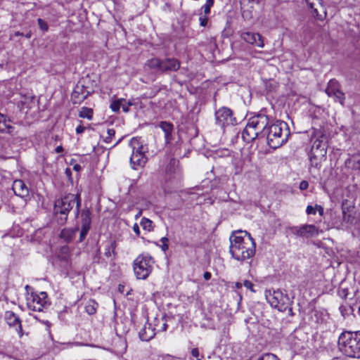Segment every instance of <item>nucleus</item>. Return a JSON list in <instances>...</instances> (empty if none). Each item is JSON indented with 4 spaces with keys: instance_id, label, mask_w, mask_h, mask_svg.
I'll use <instances>...</instances> for the list:
<instances>
[{
    "instance_id": "obj_1",
    "label": "nucleus",
    "mask_w": 360,
    "mask_h": 360,
    "mask_svg": "<svg viewBox=\"0 0 360 360\" xmlns=\"http://www.w3.org/2000/svg\"><path fill=\"white\" fill-rule=\"evenodd\" d=\"M255 250V242L247 231H238L231 236L229 251L235 259L243 262L250 259Z\"/></svg>"
},
{
    "instance_id": "obj_2",
    "label": "nucleus",
    "mask_w": 360,
    "mask_h": 360,
    "mask_svg": "<svg viewBox=\"0 0 360 360\" xmlns=\"http://www.w3.org/2000/svg\"><path fill=\"white\" fill-rule=\"evenodd\" d=\"M269 118L264 114L251 117L243 131L242 136L247 142H250L257 137H265L268 127L270 126Z\"/></svg>"
},
{
    "instance_id": "obj_3",
    "label": "nucleus",
    "mask_w": 360,
    "mask_h": 360,
    "mask_svg": "<svg viewBox=\"0 0 360 360\" xmlns=\"http://www.w3.org/2000/svg\"><path fill=\"white\" fill-rule=\"evenodd\" d=\"M76 205V217L78 216L80 207L79 195L68 194L55 201L53 214L59 225H64L68 219L69 212Z\"/></svg>"
},
{
    "instance_id": "obj_4",
    "label": "nucleus",
    "mask_w": 360,
    "mask_h": 360,
    "mask_svg": "<svg viewBox=\"0 0 360 360\" xmlns=\"http://www.w3.org/2000/svg\"><path fill=\"white\" fill-rule=\"evenodd\" d=\"M340 350L350 358H360V331H345L338 338Z\"/></svg>"
},
{
    "instance_id": "obj_5",
    "label": "nucleus",
    "mask_w": 360,
    "mask_h": 360,
    "mask_svg": "<svg viewBox=\"0 0 360 360\" xmlns=\"http://www.w3.org/2000/svg\"><path fill=\"white\" fill-rule=\"evenodd\" d=\"M290 136V130L286 122L276 121L268 127L266 136L269 146L274 149L285 143Z\"/></svg>"
},
{
    "instance_id": "obj_6",
    "label": "nucleus",
    "mask_w": 360,
    "mask_h": 360,
    "mask_svg": "<svg viewBox=\"0 0 360 360\" xmlns=\"http://www.w3.org/2000/svg\"><path fill=\"white\" fill-rule=\"evenodd\" d=\"M311 139L314 141L309 158L311 165L317 167L326 155L328 137L321 131H315Z\"/></svg>"
},
{
    "instance_id": "obj_7",
    "label": "nucleus",
    "mask_w": 360,
    "mask_h": 360,
    "mask_svg": "<svg viewBox=\"0 0 360 360\" xmlns=\"http://www.w3.org/2000/svg\"><path fill=\"white\" fill-rule=\"evenodd\" d=\"M129 146L132 150L130 158L131 167L134 169L143 167L148 160L145 155L148 150L147 147L142 144L139 138H132L129 142Z\"/></svg>"
},
{
    "instance_id": "obj_8",
    "label": "nucleus",
    "mask_w": 360,
    "mask_h": 360,
    "mask_svg": "<svg viewBox=\"0 0 360 360\" xmlns=\"http://www.w3.org/2000/svg\"><path fill=\"white\" fill-rule=\"evenodd\" d=\"M154 260L148 253L139 255L134 261L133 269L138 279H146L153 269Z\"/></svg>"
},
{
    "instance_id": "obj_9",
    "label": "nucleus",
    "mask_w": 360,
    "mask_h": 360,
    "mask_svg": "<svg viewBox=\"0 0 360 360\" xmlns=\"http://www.w3.org/2000/svg\"><path fill=\"white\" fill-rule=\"evenodd\" d=\"M26 301L27 308L34 311H41L44 308L48 307L49 305L47 299V294L45 292H40L39 293L32 292L31 294H28Z\"/></svg>"
},
{
    "instance_id": "obj_10",
    "label": "nucleus",
    "mask_w": 360,
    "mask_h": 360,
    "mask_svg": "<svg viewBox=\"0 0 360 360\" xmlns=\"http://www.w3.org/2000/svg\"><path fill=\"white\" fill-rule=\"evenodd\" d=\"M265 296L267 302L272 307L276 308L278 310L281 311L285 310L289 300L288 297L286 295H284L281 290H266Z\"/></svg>"
},
{
    "instance_id": "obj_11",
    "label": "nucleus",
    "mask_w": 360,
    "mask_h": 360,
    "mask_svg": "<svg viewBox=\"0 0 360 360\" xmlns=\"http://www.w3.org/2000/svg\"><path fill=\"white\" fill-rule=\"evenodd\" d=\"M216 124L222 128L236 124L233 111L226 107H221L215 112Z\"/></svg>"
},
{
    "instance_id": "obj_12",
    "label": "nucleus",
    "mask_w": 360,
    "mask_h": 360,
    "mask_svg": "<svg viewBox=\"0 0 360 360\" xmlns=\"http://www.w3.org/2000/svg\"><path fill=\"white\" fill-rule=\"evenodd\" d=\"M326 93L329 97H333L335 102L340 103L342 106L345 105V96L340 89L339 82L335 79H330L326 89Z\"/></svg>"
},
{
    "instance_id": "obj_13",
    "label": "nucleus",
    "mask_w": 360,
    "mask_h": 360,
    "mask_svg": "<svg viewBox=\"0 0 360 360\" xmlns=\"http://www.w3.org/2000/svg\"><path fill=\"white\" fill-rule=\"evenodd\" d=\"M321 231L314 224H304L292 228V233L302 238H312L317 236Z\"/></svg>"
},
{
    "instance_id": "obj_14",
    "label": "nucleus",
    "mask_w": 360,
    "mask_h": 360,
    "mask_svg": "<svg viewBox=\"0 0 360 360\" xmlns=\"http://www.w3.org/2000/svg\"><path fill=\"white\" fill-rule=\"evenodd\" d=\"M214 0H206L205 4L199 10V21L202 27H205L208 22V16L210 14V9L213 6Z\"/></svg>"
},
{
    "instance_id": "obj_15",
    "label": "nucleus",
    "mask_w": 360,
    "mask_h": 360,
    "mask_svg": "<svg viewBox=\"0 0 360 360\" xmlns=\"http://www.w3.org/2000/svg\"><path fill=\"white\" fill-rule=\"evenodd\" d=\"M241 38L246 42L259 48L264 47V42L262 36L258 33L251 32H243L241 33Z\"/></svg>"
},
{
    "instance_id": "obj_16",
    "label": "nucleus",
    "mask_w": 360,
    "mask_h": 360,
    "mask_svg": "<svg viewBox=\"0 0 360 360\" xmlns=\"http://www.w3.org/2000/svg\"><path fill=\"white\" fill-rule=\"evenodd\" d=\"M4 318L6 323L10 326L15 328L17 333L19 334L20 337H21L22 335V329L19 317L14 312L7 311L5 312Z\"/></svg>"
},
{
    "instance_id": "obj_17",
    "label": "nucleus",
    "mask_w": 360,
    "mask_h": 360,
    "mask_svg": "<svg viewBox=\"0 0 360 360\" xmlns=\"http://www.w3.org/2000/svg\"><path fill=\"white\" fill-rule=\"evenodd\" d=\"M330 223L333 228L340 230L346 229V211L343 208L341 214L333 212L331 214Z\"/></svg>"
},
{
    "instance_id": "obj_18",
    "label": "nucleus",
    "mask_w": 360,
    "mask_h": 360,
    "mask_svg": "<svg viewBox=\"0 0 360 360\" xmlns=\"http://www.w3.org/2000/svg\"><path fill=\"white\" fill-rule=\"evenodd\" d=\"M12 189L16 195L22 198L26 199L29 196V189L25 182L20 179L13 181Z\"/></svg>"
},
{
    "instance_id": "obj_19",
    "label": "nucleus",
    "mask_w": 360,
    "mask_h": 360,
    "mask_svg": "<svg viewBox=\"0 0 360 360\" xmlns=\"http://www.w3.org/2000/svg\"><path fill=\"white\" fill-rule=\"evenodd\" d=\"M180 68V62L176 58H165L162 60V72L176 71Z\"/></svg>"
},
{
    "instance_id": "obj_20",
    "label": "nucleus",
    "mask_w": 360,
    "mask_h": 360,
    "mask_svg": "<svg viewBox=\"0 0 360 360\" xmlns=\"http://www.w3.org/2000/svg\"><path fill=\"white\" fill-rule=\"evenodd\" d=\"M158 127L165 133V139L166 143H169L173 140L174 125L168 122L162 121L159 123Z\"/></svg>"
},
{
    "instance_id": "obj_21",
    "label": "nucleus",
    "mask_w": 360,
    "mask_h": 360,
    "mask_svg": "<svg viewBox=\"0 0 360 360\" xmlns=\"http://www.w3.org/2000/svg\"><path fill=\"white\" fill-rule=\"evenodd\" d=\"M156 331L151 323H146L139 331V338L143 341H149L155 335Z\"/></svg>"
},
{
    "instance_id": "obj_22",
    "label": "nucleus",
    "mask_w": 360,
    "mask_h": 360,
    "mask_svg": "<svg viewBox=\"0 0 360 360\" xmlns=\"http://www.w3.org/2000/svg\"><path fill=\"white\" fill-rule=\"evenodd\" d=\"M88 95V91H84L82 87L77 86L71 95V99L73 103H80L86 98Z\"/></svg>"
},
{
    "instance_id": "obj_23",
    "label": "nucleus",
    "mask_w": 360,
    "mask_h": 360,
    "mask_svg": "<svg viewBox=\"0 0 360 360\" xmlns=\"http://www.w3.org/2000/svg\"><path fill=\"white\" fill-rule=\"evenodd\" d=\"M11 120L0 113V132L12 134L14 127L10 124Z\"/></svg>"
},
{
    "instance_id": "obj_24",
    "label": "nucleus",
    "mask_w": 360,
    "mask_h": 360,
    "mask_svg": "<svg viewBox=\"0 0 360 360\" xmlns=\"http://www.w3.org/2000/svg\"><path fill=\"white\" fill-rule=\"evenodd\" d=\"M169 184L172 185L175 188H179L181 186V174L179 171L174 169L173 175L169 176L167 179Z\"/></svg>"
},
{
    "instance_id": "obj_25",
    "label": "nucleus",
    "mask_w": 360,
    "mask_h": 360,
    "mask_svg": "<svg viewBox=\"0 0 360 360\" xmlns=\"http://www.w3.org/2000/svg\"><path fill=\"white\" fill-rule=\"evenodd\" d=\"M145 65L146 68L153 70L155 72H162V59L153 58L148 60Z\"/></svg>"
},
{
    "instance_id": "obj_26",
    "label": "nucleus",
    "mask_w": 360,
    "mask_h": 360,
    "mask_svg": "<svg viewBox=\"0 0 360 360\" xmlns=\"http://www.w3.org/2000/svg\"><path fill=\"white\" fill-rule=\"evenodd\" d=\"M153 328L156 332H164L167 329V320L165 316L160 319L155 318L153 321Z\"/></svg>"
},
{
    "instance_id": "obj_27",
    "label": "nucleus",
    "mask_w": 360,
    "mask_h": 360,
    "mask_svg": "<svg viewBox=\"0 0 360 360\" xmlns=\"http://www.w3.org/2000/svg\"><path fill=\"white\" fill-rule=\"evenodd\" d=\"M78 229V228L63 229L60 233V237L64 239L65 241L69 242L72 240Z\"/></svg>"
},
{
    "instance_id": "obj_28",
    "label": "nucleus",
    "mask_w": 360,
    "mask_h": 360,
    "mask_svg": "<svg viewBox=\"0 0 360 360\" xmlns=\"http://www.w3.org/2000/svg\"><path fill=\"white\" fill-rule=\"evenodd\" d=\"M91 224V212L89 210H83L82 212V228L90 229Z\"/></svg>"
},
{
    "instance_id": "obj_29",
    "label": "nucleus",
    "mask_w": 360,
    "mask_h": 360,
    "mask_svg": "<svg viewBox=\"0 0 360 360\" xmlns=\"http://www.w3.org/2000/svg\"><path fill=\"white\" fill-rule=\"evenodd\" d=\"M345 166L349 169L360 170V157H352L345 160Z\"/></svg>"
},
{
    "instance_id": "obj_30",
    "label": "nucleus",
    "mask_w": 360,
    "mask_h": 360,
    "mask_svg": "<svg viewBox=\"0 0 360 360\" xmlns=\"http://www.w3.org/2000/svg\"><path fill=\"white\" fill-rule=\"evenodd\" d=\"M116 242L115 240H110L106 244L105 248L104 255L107 257H110L112 255H115Z\"/></svg>"
},
{
    "instance_id": "obj_31",
    "label": "nucleus",
    "mask_w": 360,
    "mask_h": 360,
    "mask_svg": "<svg viewBox=\"0 0 360 360\" xmlns=\"http://www.w3.org/2000/svg\"><path fill=\"white\" fill-rule=\"evenodd\" d=\"M79 116L90 120L93 117V110L86 107H82L79 112Z\"/></svg>"
},
{
    "instance_id": "obj_32",
    "label": "nucleus",
    "mask_w": 360,
    "mask_h": 360,
    "mask_svg": "<svg viewBox=\"0 0 360 360\" xmlns=\"http://www.w3.org/2000/svg\"><path fill=\"white\" fill-rule=\"evenodd\" d=\"M140 224L144 230L148 231H150L153 229V221L146 217L141 219Z\"/></svg>"
},
{
    "instance_id": "obj_33",
    "label": "nucleus",
    "mask_w": 360,
    "mask_h": 360,
    "mask_svg": "<svg viewBox=\"0 0 360 360\" xmlns=\"http://www.w3.org/2000/svg\"><path fill=\"white\" fill-rule=\"evenodd\" d=\"M309 8L317 13V6L321 5V0H305Z\"/></svg>"
},
{
    "instance_id": "obj_34",
    "label": "nucleus",
    "mask_w": 360,
    "mask_h": 360,
    "mask_svg": "<svg viewBox=\"0 0 360 360\" xmlns=\"http://www.w3.org/2000/svg\"><path fill=\"white\" fill-rule=\"evenodd\" d=\"M59 257L62 260L68 261L69 259V248L63 246L60 250Z\"/></svg>"
},
{
    "instance_id": "obj_35",
    "label": "nucleus",
    "mask_w": 360,
    "mask_h": 360,
    "mask_svg": "<svg viewBox=\"0 0 360 360\" xmlns=\"http://www.w3.org/2000/svg\"><path fill=\"white\" fill-rule=\"evenodd\" d=\"M124 101H125L124 99H119V100H116V101H113L110 104L111 110L115 112H118L121 108V103Z\"/></svg>"
},
{
    "instance_id": "obj_36",
    "label": "nucleus",
    "mask_w": 360,
    "mask_h": 360,
    "mask_svg": "<svg viewBox=\"0 0 360 360\" xmlns=\"http://www.w3.org/2000/svg\"><path fill=\"white\" fill-rule=\"evenodd\" d=\"M115 131L113 129H108L107 130V136L104 137L103 141L106 143H110L112 139V138L115 136Z\"/></svg>"
},
{
    "instance_id": "obj_37",
    "label": "nucleus",
    "mask_w": 360,
    "mask_h": 360,
    "mask_svg": "<svg viewBox=\"0 0 360 360\" xmlns=\"http://www.w3.org/2000/svg\"><path fill=\"white\" fill-rule=\"evenodd\" d=\"M258 360H279L277 356L273 354L267 353L262 355Z\"/></svg>"
},
{
    "instance_id": "obj_38",
    "label": "nucleus",
    "mask_w": 360,
    "mask_h": 360,
    "mask_svg": "<svg viewBox=\"0 0 360 360\" xmlns=\"http://www.w3.org/2000/svg\"><path fill=\"white\" fill-rule=\"evenodd\" d=\"M37 22H38V25L39 27V28L44 31V32H46L48 31V29H49V26H48V24L46 23V22H45L44 20H42L41 18H39L37 20Z\"/></svg>"
},
{
    "instance_id": "obj_39",
    "label": "nucleus",
    "mask_w": 360,
    "mask_h": 360,
    "mask_svg": "<svg viewBox=\"0 0 360 360\" xmlns=\"http://www.w3.org/2000/svg\"><path fill=\"white\" fill-rule=\"evenodd\" d=\"M339 295L343 299H347L349 295V292L347 288H340L338 291Z\"/></svg>"
},
{
    "instance_id": "obj_40",
    "label": "nucleus",
    "mask_w": 360,
    "mask_h": 360,
    "mask_svg": "<svg viewBox=\"0 0 360 360\" xmlns=\"http://www.w3.org/2000/svg\"><path fill=\"white\" fill-rule=\"evenodd\" d=\"M242 16L245 20H250L252 18V14L249 11L243 10Z\"/></svg>"
},
{
    "instance_id": "obj_41",
    "label": "nucleus",
    "mask_w": 360,
    "mask_h": 360,
    "mask_svg": "<svg viewBox=\"0 0 360 360\" xmlns=\"http://www.w3.org/2000/svg\"><path fill=\"white\" fill-rule=\"evenodd\" d=\"M243 285L247 288L251 290L252 292H255V290L253 289V283L248 280L244 281Z\"/></svg>"
},
{
    "instance_id": "obj_42",
    "label": "nucleus",
    "mask_w": 360,
    "mask_h": 360,
    "mask_svg": "<svg viewBox=\"0 0 360 360\" xmlns=\"http://www.w3.org/2000/svg\"><path fill=\"white\" fill-rule=\"evenodd\" d=\"M306 212L307 214H315L316 212V207H314L311 205H308L307 207Z\"/></svg>"
},
{
    "instance_id": "obj_43",
    "label": "nucleus",
    "mask_w": 360,
    "mask_h": 360,
    "mask_svg": "<svg viewBox=\"0 0 360 360\" xmlns=\"http://www.w3.org/2000/svg\"><path fill=\"white\" fill-rule=\"evenodd\" d=\"M89 229H81V231H80V237H79V241L82 242L86 237V236L87 235L88 232H89Z\"/></svg>"
},
{
    "instance_id": "obj_44",
    "label": "nucleus",
    "mask_w": 360,
    "mask_h": 360,
    "mask_svg": "<svg viewBox=\"0 0 360 360\" xmlns=\"http://www.w3.org/2000/svg\"><path fill=\"white\" fill-rule=\"evenodd\" d=\"M131 105V103L130 102H128L127 103H126L124 102V103H121V107L123 110L124 112H128L129 111V107Z\"/></svg>"
},
{
    "instance_id": "obj_45",
    "label": "nucleus",
    "mask_w": 360,
    "mask_h": 360,
    "mask_svg": "<svg viewBox=\"0 0 360 360\" xmlns=\"http://www.w3.org/2000/svg\"><path fill=\"white\" fill-rule=\"evenodd\" d=\"M160 240L163 243L162 247V250L165 251L167 250L169 248L168 244H167L168 238L166 237H162Z\"/></svg>"
},
{
    "instance_id": "obj_46",
    "label": "nucleus",
    "mask_w": 360,
    "mask_h": 360,
    "mask_svg": "<svg viewBox=\"0 0 360 360\" xmlns=\"http://www.w3.org/2000/svg\"><path fill=\"white\" fill-rule=\"evenodd\" d=\"M309 187V183L307 181H302L300 184V188L301 190H306Z\"/></svg>"
},
{
    "instance_id": "obj_47",
    "label": "nucleus",
    "mask_w": 360,
    "mask_h": 360,
    "mask_svg": "<svg viewBox=\"0 0 360 360\" xmlns=\"http://www.w3.org/2000/svg\"><path fill=\"white\" fill-rule=\"evenodd\" d=\"M191 355L196 358L198 360H200L198 359V356H199V351H198V348H193L191 350Z\"/></svg>"
},
{
    "instance_id": "obj_48",
    "label": "nucleus",
    "mask_w": 360,
    "mask_h": 360,
    "mask_svg": "<svg viewBox=\"0 0 360 360\" xmlns=\"http://www.w3.org/2000/svg\"><path fill=\"white\" fill-rule=\"evenodd\" d=\"M132 229L134 233L136 234V236H139L140 235V229L138 224H134Z\"/></svg>"
},
{
    "instance_id": "obj_49",
    "label": "nucleus",
    "mask_w": 360,
    "mask_h": 360,
    "mask_svg": "<svg viewBox=\"0 0 360 360\" xmlns=\"http://www.w3.org/2000/svg\"><path fill=\"white\" fill-rule=\"evenodd\" d=\"M86 311L89 314H93L96 311V309L93 306H86Z\"/></svg>"
},
{
    "instance_id": "obj_50",
    "label": "nucleus",
    "mask_w": 360,
    "mask_h": 360,
    "mask_svg": "<svg viewBox=\"0 0 360 360\" xmlns=\"http://www.w3.org/2000/svg\"><path fill=\"white\" fill-rule=\"evenodd\" d=\"M84 129H85L84 127H83L82 125H79L76 128V133L77 134H82V132H84Z\"/></svg>"
},
{
    "instance_id": "obj_51",
    "label": "nucleus",
    "mask_w": 360,
    "mask_h": 360,
    "mask_svg": "<svg viewBox=\"0 0 360 360\" xmlns=\"http://www.w3.org/2000/svg\"><path fill=\"white\" fill-rule=\"evenodd\" d=\"M348 224H351V215L346 213V229L348 228Z\"/></svg>"
},
{
    "instance_id": "obj_52",
    "label": "nucleus",
    "mask_w": 360,
    "mask_h": 360,
    "mask_svg": "<svg viewBox=\"0 0 360 360\" xmlns=\"http://www.w3.org/2000/svg\"><path fill=\"white\" fill-rule=\"evenodd\" d=\"M316 210H318L320 215L323 214V208L321 205H316Z\"/></svg>"
},
{
    "instance_id": "obj_53",
    "label": "nucleus",
    "mask_w": 360,
    "mask_h": 360,
    "mask_svg": "<svg viewBox=\"0 0 360 360\" xmlns=\"http://www.w3.org/2000/svg\"><path fill=\"white\" fill-rule=\"evenodd\" d=\"M203 277L206 281H208L211 278V274L208 271H206L204 273Z\"/></svg>"
},
{
    "instance_id": "obj_54",
    "label": "nucleus",
    "mask_w": 360,
    "mask_h": 360,
    "mask_svg": "<svg viewBox=\"0 0 360 360\" xmlns=\"http://www.w3.org/2000/svg\"><path fill=\"white\" fill-rule=\"evenodd\" d=\"M55 150L57 153H60L63 151V148L61 146H59L56 148Z\"/></svg>"
},
{
    "instance_id": "obj_55",
    "label": "nucleus",
    "mask_w": 360,
    "mask_h": 360,
    "mask_svg": "<svg viewBox=\"0 0 360 360\" xmlns=\"http://www.w3.org/2000/svg\"><path fill=\"white\" fill-rule=\"evenodd\" d=\"M243 285V283H240V282H236L235 283V287L237 288V289H240L242 288V286Z\"/></svg>"
},
{
    "instance_id": "obj_56",
    "label": "nucleus",
    "mask_w": 360,
    "mask_h": 360,
    "mask_svg": "<svg viewBox=\"0 0 360 360\" xmlns=\"http://www.w3.org/2000/svg\"><path fill=\"white\" fill-rule=\"evenodd\" d=\"M167 175H170V174L172 173V171H171V169L170 168H167Z\"/></svg>"
},
{
    "instance_id": "obj_57",
    "label": "nucleus",
    "mask_w": 360,
    "mask_h": 360,
    "mask_svg": "<svg viewBox=\"0 0 360 360\" xmlns=\"http://www.w3.org/2000/svg\"><path fill=\"white\" fill-rule=\"evenodd\" d=\"M15 36H22L23 34H22V33H20V32H16L15 33Z\"/></svg>"
},
{
    "instance_id": "obj_58",
    "label": "nucleus",
    "mask_w": 360,
    "mask_h": 360,
    "mask_svg": "<svg viewBox=\"0 0 360 360\" xmlns=\"http://www.w3.org/2000/svg\"><path fill=\"white\" fill-rule=\"evenodd\" d=\"M121 140H122V139H118V141L113 145V146H115L116 145H117L121 141Z\"/></svg>"
},
{
    "instance_id": "obj_59",
    "label": "nucleus",
    "mask_w": 360,
    "mask_h": 360,
    "mask_svg": "<svg viewBox=\"0 0 360 360\" xmlns=\"http://www.w3.org/2000/svg\"><path fill=\"white\" fill-rule=\"evenodd\" d=\"M25 37H26L27 38H30V37H31V34H30V33H28V34H27L25 35Z\"/></svg>"
},
{
    "instance_id": "obj_60",
    "label": "nucleus",
    "mask_w": 360,
    "mask_h": 360,
    "mask_svg": "<svg viewBox=\"0 0 360 360\" xmlns=\"http://www.w3.org/2000/svg\"><path fill=\"white\" fill-rule=\"evenodd\" d=\"M141 214V212L140 211L136 215V218H138Z\"/></svg>"
},
{
    "instance_id": "obj_61",
    "label": "nucleus",
    "mask_w": 360,
    "mask_h": 360,
    "mask_svg": "<svg viewBox=\"0 0 360 360\" xmlns=\"http://www.w3.org/2000/svg\"><path fill=\"white\" fill-rule=\"evenodd\" d=\"M79 166H77V165H76V166H75V167H74V168H75V169H78V168H79Z\"/></svg>"
},
{
    "instance_id": "obj_62",
    "label": "nucleus",
    "mask_w": 360,
    "mask_h": 360,
    "mask_svg": "<svg viewBox=\"0 0 360 360\" xmlns=\"http://www.w3.org/2000/svg\"><path fill=\"white\" fill-rule=\"evenodd\" d=\"M29 288H30L29 285H26V287H25L26 289H27Z\"/></svg>"
}]
</instances>
